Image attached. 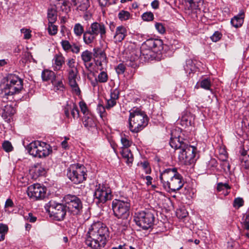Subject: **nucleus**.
I'll return each mask as SVG.
<instances>
[{"label":"nucleus","instance_id":"nucleus-39","mask_svg":"<svg viewBox=\"0 0 249 249\" xmlns=\"http://www.w3.org/2000/svg\"><path fill=\"white\" fill-rule=\"evenodd\" d=\"M89 6V0H81L78 9L82 11H86Z\"/></svg>","mask_w":249,"mask_h":249},{"label":"nucleus","instance_id":"nucleus-19","mask_svg":"<svg viewBox=\"0 0 249 249\" xmlns=\"http://www.w3.org/2000/svg\"><path fill=\"white\" fill-rule=\"evenodd\" d=\"M83 124L84 127L89 130H93L96 128V119L92 113H88L84 116Z\"/></svg>","mask_w":249,"mask_h":249},{"label":"nucleus","instance_id":"nucleus-8","mask_svg":"<svg viewBox=\"0 0 249 249\" xmlns=\"http://www.w3.org/2000/svg\"><path fill=\"white\" fill-rule=\"evenodd\" d=\"M94 201L99 206H101L107 201L111 199V190L107 184L100 183L96 185L93 194Z\"/></svg>","mask_w":249,"mask_h":249},{"label":"nucleus","instance_id":"nucleus-31","mask_svg":"<svg viewBox=\"0 0 249 249\" xmlns=\"http://www.w3.org/2000/svg\"><path fill=\"white\" fill-rule=\"evenodd\" d=\"M32 168L34 169L35 172L36 173L38 176H43L45 174V169L41 163H35Z\"/></svg>","mask_w":249,"mask_h":249},{"label":"nucleus","instance_id":"nucleus-57","mask_svg":"<svg viewBox=\"0 0 249 249\" xmlns=\"http://www.w3.org/2000/svg\"><path fill=\"white\" fill-rule=\"evenodd\" d=\"M71 113L74 119H75V118H77L79 117V111L78 109L77 106L75 103V107H73V109H71Z\"/></svg>","mask_w":249,"mask_h":249},{"label":"nucleus","instance_id":"nucleus-51","mask_svg":"<svg viewBox=\"0 0 249 249\" xmlns=\"http://www.w3.org/2000/svg\"><path fill=\"white\" fill-rule=\"evenodd\" d=\"M67 65L68 66L67 69H73L77 68L75 66V61L73 58H70L67 60Z\"/></svg>","mask_w":249,"mask_h":249},{"label":"nucleus","instance_id":"nucleus-12","mask_svg":"<svg viewBox=\"0 0 249 249\" xmlns=\"http://www.w3.org/2000/svg\"><path fill=\"white\" fill-rule=\"evenodd\" d=\"M69 84L71 88L72 91L77 95L81 94V90L77 83L76 79L78 75L77 68L67 69Z\"/></svg>","mask_w":249,"mask_h":249},{"label":"nucleus","instance_id":"nucleus-37","mask_svg":"<svg viewBox=\"0 0 249 249\" xmlns=\"http://www.w3.org/2000/svg\"><path fill=\"white\" fill-rule=\"evenodd\" d=\"M54 23H48V32L50 35L54 36L57 33V26L53 24Z\"/></svg>","mask_w":249,"mask_h":249},{"label":"nucleus","instance_id":"nucleus-18","mask_svg":"<svg viewBox=\"0 0 249 249\" xmlns=\"http://www.w3.org/2000/svg\"><path fill=\"white\" fill-rule=\"evenodd\" d=\"M89 29L96 36L99 35L101 38H103L106 36V27L103 22H94L90 24Z\"/></svg>","mask_w":249,"mask_h":249},{"label":"nucleus","instance_id":"nucleus-6","mask_svg":"<svg viewBox=\"0 0 249 249\" xmlns=\"http://www.w3.org/2000/svg\"><path fill=\"white\" fill-rule=\"evenodd\" d=\"M155 219V212L152 210L137 212L134 216V221L136 224L144 230L152 227Z\"/></svg>","mask_w":249,"mask_h":249},{"label":"nucleus","instance_id":"nucleus-62","mask_svg":"<svg viewBox=\"0 0 249 249\" xmlns=\"http://www.w3.org/2000/svg\"><path fill=\"white\" fill-rule=\"evenodd\" d=\"M26 218L30 222H35L36 220V217L34 216L32 213H29L28 215L26 216Z\"/></svg>","mask_w":249,"mask_h":249},{"label":"nucleus","instance_id":"nucleus-42","mask_svg":"<svg viewBox=\"0 0 249 249\" xmlns=\"http://www.w3.org/2000/svg\"><path fill=\"white\" fill-rule=\"evenodd\" d=\"M2 148L6 152H9L13 150V147L11 143L8 141H4L2 143Z\"/></svg>","mask_w":249,"mask_h":249},{"label":"nucleus","instance_id":"nucleus-25","mask_svg":"<svg viewBox=\"0 0 249 249\" xmlns=\"http://www.w3.org/2000/svg\"><path fill=\"white\" fill-rule=\"evenodd\" d=\"M41 77L43 81H47L51 80L52 84H53V81L56 77L55 73L53 71L47 69L42 71Z\"/></svg>","mask_w":249,"mask_h":249},{"label":"nucleus","instance_id":"nucleus-3","mask_svg":"<svg viewBox=\"0 0 249 249\" xmlns=\"http://www.w3.org/2000/svg\"><path fill=\"white\" fill-rule=\"evenodd\" d=\"M0 88L1 97L7 99L8 96L18 93L23 89V81L18 76L9 73L6 77V83L1 84Z\"/></svg>","mask_w":249,"mask_h":249},{"label":"nucleus","instance_id":"nucleus-17","mask_svg":"<svg viewBox=\"0 0 249 249\" xmlns=\"http://www.w3.org/2000/svg\"><path fill=\"white\" fill-rule=\"evenodd\" d=\"M153 53H155L153 51L147 48H142L141 47L140 50H135L130 53V56H128L130 59V63L138 59L141 55L143 56L145 60L149 59L152 57Z\"/></svg>","mask_w":249,"mask_h":249},{"label":"nucleus","instance_id":"nucleus-29","mask_svg":"<svg viewBox=\"0 0 249 249\" xmlns=\"http://www.w3.org/2000/svg\"><path fill=\"white\" fill-rule=\"evenodd\" d=\"M48 23H54L57 19L56 11L54 9L51 8L48 10Z\"/></svg>","mask_w":249,"mask_h":249},{"label":"nucleus","instance_id":"nucleus-10","mask_svg":"<svg viewBox=\"0 0 249 249\" xmlns=\"http://www.w3.org/2000/svg\"><path fill=\"white\" fill-rule=\"evenodd\" d=\"M45 210L51 216L53 217L57 221H61L65 217L67 208L66 205L50 200L45 206Z\"/></svg>","mask_w":249,"mask_h":249},{"label":"nucleus","instance_id":"nucleus-33","mask_svg":"<svg viewBox=\"0 0 249 249\" xmlns=\"http://www.w3.org/2000/svg\"><path fill=\"white\" fill-rule=\"evenodd\" d=\"M92 53L88 50H86L81 53V58L84 62L85 65L86 63L91 61L92 58Z\"/></svg>","mask_w":249,"mask_h":249},{"label":"nucleus","instance_id":"nucleus-64","mask_svg":"<svg viewBox=\"0 0 249 249\" xmlns=\"http://www.w3.org/2000/svg\"><path fill=\"white\" fill-rule=\"evenodd\" d=\"M14 206V203L12 200L10 198L7 199L5 203V208L13 207Z\"/></svg>","mask_w":249,"mask_h":249},{"label":"nucleus","instance_id":"nucleus-34","mask_svg":"<svg viewBox=\"0 0 249 249\" xmlns=\"http://www.w3.org/2000/svg\"><path fill=\"white\" fill-rule=\"evenodd\" d=\"M118 17L121 21H125L129 19L130 14L128 11L122 10L118 13Z\"/></svg>","mask_w":249,"mask_h":249},{"label":"nucleus","instance_id":"nucleus-43","mask_svg":"<svg viewBox=\"0 0 249 249\" xmlns=\"http://www.w3.org/2000/svg\"><path fill=\"white\" fill-rule=\"evenodd\" d=\"M244 200L241 197H237L234 199L233 202V206L235 208H239L244 205Z\"/></svg>","mask_w":249,"mask_h":249},{"label":"nucleus","instance_id":"nucleus-23","mask_svg":"<svg viewBox=\"0 0 249 249\" xmlns=\"http://www.w3.org/2000/svg\"><path fill=\"white\" fill-rule=\"evenodd\" d=\"M120 153L126 164L130 166L133 161V156L130 150L128 148H123L120 151Z\"/></svg>","mask_w":249,"mask_h":249},{"label":"nucleus","instance_id":"nucleus-41","mask_svg":"<svg viewBox=\"0 0 249 249\" xmlns=\"http://www.w3.org/2000/svg\"><path fill=\"white\" fill-rule=\"evenodd\" d=\"M142 18L144 21H150L154 19V15L151 12H146L142 15Z\"/></svg>","mask_w":249,"mask_h":249},{"label":"nucleus","instance_id":"nucleus-54","mask_svg":"<svg viewBox=\"0 0 249 249\" xmlns=\"http://www.w3.org/2000/svg\"><path fill=\"white\" fill-rule=\"evenodd\" d=\"M21 33L24 34V38L26 39H29L31 37V31L29 29L22 28L20 30Z\"/></svg>","mask_w":249,"mask_h":249},{"label":"nucleus","instance_id":"nucleus-20","mask_svg":"<svg viewBox=\"0 0 249 249\" xmlns=\"http://www.w3.org/2000/svg\"><path fill=\"white\" fill-rule=\"evenodd\" d=\"M127 36V30L126 28L121 25L116 27L115 32L113 36V40L115 43L122 42Z\"/></svg>","mask_w":249,"mask_h":249},{"label":"nucleus","instance_id":"nucleus-61","mask_svg":"<svg viewBox=\"0 0 249 249\" xmlns=\"http://www.w3.org/2000/svg\"><path fill=\"white\" fill-rule=\"evenodd\" d=\"M80 50L79 46H78L75 44H73L71 45V50L73 53L77 54L80 52Z\"/></svg>","mask_w":249,"mask_h":249},{"label":"nucleus","instance_id":"nucleus-5","mask_svg":"<svg viewBox=\"0 0 249 249\" xmlns=\"http://www.w3.org/2000/svg\"><path fill=\"white\" fill-rule=\"evenodd\" d=\"M25 148L30 155L38 158H45L52 152V147L49 144L39 141L30 142Z\"/></svg>","mask_w":249,"mask_h":249},{"label":"nucleus","instance_id":"nucleus-36","mask_svg":"<svg viewBox=\"0 0 249 249\" xmlns=\"http://www.w3.org/2000/svg\"><path fill=\"white\" fill-rule=\"evenodd\" d=\"M191 117L189 115H184L181 117V124L182 125H185L187 126H191L192 122L191 120Z\"/></svg>","mask_w":249,"mask_h":249},{"label":"nucleus","instance_id":"nucleus-35","mask_svg":"<svg viewBox=\"0 0 249 249\" xmlns=\"http://www.w3.org/2000/svg\"><path fill=\"white\" fill-rule=\"evenodd\" d=\"M200 85L201 88L206 90L210 89L211 82L209 78H204L200 82Z\"/></svg>","mask_w":249,"mask_h":249},{"label":"nucleus","instance_id":"nucleus-11","mask_svg":"<svg viewBox=\"0 0 249 249\" xmlns=\"http://www.w3.org/2000/svg\"><path fill=\"white\" fill-rule=\"evenodd\" d=\"M63 200L67 210L71 214L76 215L82 213V202L76 196L69 194L64 197Z\"/></svg>","mask_w":249,"mask_h":249},{"label":"nucleus","instance_id":"nucleus-38","mask_svg":"<svg viewBox=\"0 0 249 249\" xmlns=\"http://www.w3.org/2000/svg\"><path fill=\"white\" fill-rule=\"evenodd\" d=\"M108 75L106 72L102 71L98 75L97 80L99 83H106L108 80Z\"/></svg>","mask_w":249,"mask_h":249},{"label":"nucleus","instance_id":"nucleus-16","mask_svg":"<svg viewBox=\"0 0 249 249\" xmlns=\"http://www.w3.org/2000/svg\"><path fill=\"white\" fill-rule=\"evenodd\" d=\"M142 48H147L159 53L163 50L162 42L160 39L150 38L142 43Z\"/></svg>","mask_w":249,"mask_h":249},{"label":"nucleus","instance_id":"nucleus-7","mask_svg":"<svg viewBox=\"0 0 249 249\" xmlns=\"http://www.w3.org/2000/svg\"><path fill=\"white\" fill-rule=\"evenodd\" d=\"M67 175L74 183L79 184L86 180L87 170L83 165L72 164L68 169Z\"/></svg>","mask_w":249,"mask_h":249},{"label":"nucleus","instance_id":"nucleus-44","mask_svg":"<svg viewBox=\"0 0 249 249\" xmlns=\"http://www.w3.org/2000/svg\"><path fill=\"white\" fill-rule=\"evenodd\" d=\"M191 6L194 9H197L199 8L200 5L203 4V0H188Z\"/></svg>","mask_w":249,"mask_h":249},{"label":"nucleus","instance_id":"nucleus-32","mask_svg":"<svg viewBox=\"0 0 249 249\" xmlns=\"http://www.w3.org/2000/svg\"><path fill=\"white\" fill-rule=\"evenodd\" d=\"M8 231V227L7 225L0 223V242L5 239V235Z\"/></svg>","mask_w":249,"mask_h":249},{"label":"nucleus","instance_id":"nucleus-52","mask_svg":"<svg viewBox=\"0 0 249 249\" xmlns=\"http://www.w3.org/2000/svg\"><path fill=\"white\" fill-rule=\"evenodd\" d=\"M117 101L112 99H109L107 100V104L106 105V108L109 109L111 107H113L116 105Z\"/></svg>","mask_w":249,"mask_h":249},{"label":"nucleus","instance_id":"nucleus-50","mask_svg":"<svg viewBox=\"0 0 249 249\" xmlns=\"http://www.w3.org/2000/svg\"><path fill=\"white\" fill-rule=\"evenodd\" d=\"M121 142L123 145V147H122V149L128 148L132 144V142L128 140L125 137H122L121 138Z\"/></svg>","mask_w":249,"mask_h":249},{"label":"nucleus","instance_id":"nucleus-9","mask_svg":"<svg viewBox=\"0 0 249 249\" xmlns=\"http://www.w3.org/2000/svg\"><path fill=\"white\" fill-rule=\"evenodd\" d=\"M130 204L128 199H115L112 202L114 215L118 218L127 219L129 216Z\"/></svg>","mask_w":249,"mask_h":249},{"label":"nucleus","instance_id":"nucleus-40","mask_svg":"<svg viewBox=\"0 0 249 249\" xmlns=\"http://www.w3.org/2000/svg\"><path fill=\"white\" fill-rule=\"evenodd\" d=\"M79 107L81 109V112L83 113L84 116L87 115L88 113H91L87 107V106L86 104V103L83 101H81L79 103Z\"/></svg>","mask_w":249,"mask_h":249},{"label":"nucleus","instance_id":"nucleus-21","mask_svg":"<svg viewBox=\"0 0 249 249\" xmlns=\"http://www.w3.org/2000/svg\"><path fill=\"white\" fill-rule=\"evenodd\" d=\"M245 12L243 10L239 11V13L234 16L231 20V24L236 28L242 26L245 18Z\"/></svg>","mask_w":249,"mask_h":249},{"label":"nucleus","instance_id":"nucleus-13","mask_svg":"<svg viewBox=\"0 0 249 249\" xmlns=\"http://www.w3.org/2000/svg\"><path fill=\"white\" fill-rule=\"evenodd\" d=\"M46 190L40 184H34L28 187L27 194L31 198L36 200L41 199L45 197Z\"/></svg>","mask_w":249,"mask_h":249},{"label":"nucleus","instance_id":"nucleus-58","mask_svg":"<svg viewBox=\"0 0 249 249\" xmlns=\"http://www.w3.org/2000/svg\"><path fill=\"white\" fill-rule=\"evenodd\" d=\"M222 36V35L219 32H215L213 35L211 37L212 40L213 42H217L220 40Z\"/></svg>","mask_w":249,"mask_h":249},{"label":"nucleus","instance_id":"nucleus-22","mask_svg":"<svg viewBox=\"0 0 249 249\" xmlns=\"http://www.w3.org/2000/svg\"><path fill=\"white\" fill-rule=\"evenodd\" d=\"M65 63V57L61 54H56L53 59V67L54 71L61 70L63 64Z\"/></svg>","mask_w":249,"mask_h":249},{"label":"nucleus","instance_id":"nucleus-46","mask_svg":"<svg viewBox=\"0 0 249 249\" xmlns=\"http://www.w3.org/2000/svg\"><path fill=\"white\" fill-rule=\"evenodd\" d=\"M60 43L62 48L65 51L68 52L71 50V45L70 44L69 41L66 40H62Z\"/></svg>","mask_w":249,"mask_h":249},{"label":"nucleus","instance_id":"nucleus-28","mask_svg":"<svg viewBox=\"0 0 249 249\" xmlns=\"http://www.w3.org/2000/svg\"><path fill=\"white\" fill-rule=\"evenodd\" d=\"M84 26L79 23H76L73 26V33L76 36L80 37L84 35Z\"/></svg>","mask_w":249,"mask_h":249},{"label":"nucleus","instance_id":"nucleus-56","mask_svg":"<svg viewBox=\"0 0 249 249\" xmlns=\"http://www.w3.org/2000/svg\"><path fill=\"white\" fill-rule=\"evenodd\" d=\"M106 106L104 107L103 105H99L97 107V110L100 114V116L101 118L105 117L106 115L105 113Z\"/></svg>","mask_w":249,"mask_h":249},{"label":"nucleus","instance_id":"nucleus-26","mask_svg":"<svg viewBox=\"0 0 249 249\" xmlns=\"http://www.w3.org/2000/svg\"><path fill=\"white\" fill-rule=\"evenodd\" d=\"M4 107L2 113V117L4 119L12 116L16 113V110L12 106L7 105L4 106Z\"/></svg>","mask_w":249,"mask_h":249},{"label":"nucleus","instance_id":"nucleus-45","mask_svg":"<svg viewBox=\"0 0 249 249\" xmlns=\"http://www.w3.org/2000/svg\"><path fill=\"white\" fill-rule=\"evenodd\" d=\"M120 92L118 88L111 89L110 98L117 101L119 97Z\"/></svg>","mask_w":249,"mask_h":249},{"label":"nucleus","instance_id":"nucleus-14","mask_svg":"<svg viewBox=\"0 0 249 249\" xmlns=\"http://www.w3.org/2000/svg\"><path fill=\"white\" fill-rule=\"evenodd\" d=\"M178 174L176 168H168L160 172V179L163 188H164L168 185L167 183H170Z\"/></svg>","mask_w":249,"mask_h":249},{"label":"nucleus","instance_id":"nucleus-24","mask_svg":"<svg viewBox=\"0 0 249 249\" xmlns=\"http://www.w3.org/2000/svg\"><path fill=\"white\" fill-rule=\"evenodd\" d=\"M97 36L92 33L90 29L87 30L83 36L84 42L87 45H90L96 40Z\"/></svg>","mask_w":249,"mask_h":249},{"label":"nucleus","instance_id":"nucleus-2","mask_svg":"<svg viewBox=\"0 0 249 249\" xmlns=\"http://www.w3.org/2000/svg\"><path fill=\"white\" fill-rule=\"evenodd\" d=\"M174 133H176V131L171 132L169 142L170 146L175 149L180 150L178 158L180 160L185 164H191L194 163L196 160V148L194 146L188 145L186 142L182 140L180 136H176Z\"/></svg>","mask_w":249,"mask_h":249},{"label":"nucleus","instance_id":"nucleus-47","mask_svg":"<svg viewBox=\"0 0 249 249\" xmlns=\"http://www.w3.org/2000/svg\"><path fill=\"white\" fill-rule=\"evenodd\" d=\"M217 161L214 159H211L207 163V168L208 169L213 170L217 166Z\"/></svg>","mask_w":249,"mask_h":249},{"label":"nucleus","instance_id":"nucleus-27","mask_svg":"<svg viewBox=\"0 0 249 249\" xmlns=\"http://www.w3.org/2000/svg\"><path fill=\"white\" fill-rule=\"evenodd\" d=\"M183 67L186 72L189 74L194 72L196 69L195 64L191 59L186 60L185 65H184Z\"/></svg>","mask_w":249,"mask_h":249},{"label":"nucleus","instance_id":"nucleus-1","mask_svg":"<svg viewBox=\"0 0 249 249\" xmlns=\"http://www.w3.org/2000/svg\"><path fill=\"white\" fill-rule=\"evenodd\" d=\"M109 231L106 225L100 221L94 222L86 234L85 244L91 249H102L109 239Z\"/></svg>","mask_w":249,"mask_h":249},{"label":"nucleus","instance_id":"nucleus-63","mask_svg":"<svg viewBox=\"0 0 249 249\" xmlns=\"http://www.w3.org/2000/svg\"><path fill=\"white\" fill-rule=\"evenodd\" d=\"M159 5L160 2L158 0H154L151 3V6L154 9H159Z\"/></svg>","mask_w":249,"mask_h":249},{"label":"nucleus","instance_id":"nucleus-30","mask_svg":"<svg viewBox=\"0 0 249 249\" xmlns=\"http://www.w3.org/2000/svg\"><path fill=\"white\" fill-rule=\"evenodd\" d=\"M75 107V103L72 101H68L67 102L66 106L63 108L65 115L67 118H69L70 112L71 111L72 109Z\"/></svg>","mask_w":249,"mask_h":249},{"label":"nucleus","instance_id":"nucleus-59","mask_svg":"<svg viewBox=\"0 0 249 249\" xmlns=\"http://www.w3.org/2000/svg\"><path fill=\"white\" fill-rule=\"evenodd\" d=\"M141 164L146 174H149L151 173V170L149 167V163L147 162L144 161L142 162Z\"/></svg>","mask_w":249,"mask_h":249},{"label":"nucleus","instance_id":"nucleus-49","mask_svg":"<svg viewBox=\"0 0 249 249\" xmlns=\"http://www.w3.org/2000/svg\"><path fill=\"white\" fill-rule=\"evenodd\" d=\"M240 160L242 163V165L246 169L249 168V155L240 158Z\"/></svg>","mask_w":249,"mask_h":249},{"label":"nucleus","instance_id":"nucleus-4","mask_svg":"<svg viewBox=\"0 0 249 249\" xmlns=\"http://www.w3.org/2000/svg\"><path fill=\"white\" fill-rule=\"evenodd\" d=\"M148 123L147 115L142 111L136 109L130 111L129 128L133 133H138L142 130Z\"/></svg>","mask_w":249,"mask_h":249},{"label":"nucleus","instance_id":"nucleus-15","mask_svg":"<svg viewBox=\"0 0 249 249\" xmlns=\"http://www.w3.org/2000/svg\"><path fill=\"white\" fill-rule=\"evenodd\" d=\"M168 184L166 187L163 189L168 193H176L177 191L179 190L183 186L184 182L181 175L178 173L176 177L170 183Z\"/></svg>","mask_w":249,"mask_h":249},{"label":"nucleus","instance_id":"nucleus-53","mask_svg":"<svg viewBox=\"0 0 249 249\" xmlns=\"http://www.w3.org/2000/svg\"><path fill=\"white\" fill-rule=\"evenodd\" d=\"M125 70V67L123 63H120L116 68V72L118 74H123Z\"/></svg>","mask_w":249,"mask_h":249},{"label":"nucleus","instance_id":"nucleus-48","mask_svg":"<svg viewBox=\"0 0 249 249\" xmlns=\"http://www.w3.org/2000/svg\"><path fill=\"white\" fill-rule=\"evenodd\" d=\"M53 85H54L55 89L57 90L63 91L65 88L64 85L61 80L55 81V79L53 81Z\"/></svg>","mask_w":249,"mask_h":249},{"label":"nucleus","instance_id":"nucleus-60","mask_svg":"<svg viewBox=\"0 0 249 249\" xmlns=\"http://www.w3.org/2000/svg\"><path fill=\"white\" fill-rule=\"evenodd\" d=\"M96 57H98L99 60L103 61V62H106V54L104 52H101L97 54Z\"/></svg>","mask_w":249,"mask_h":249},{"label":"nucleus","instance_id":"nucleus-55","mask_svg":"<svg viewBox=\"0 0 249 249\" xmlns=\"http://www.w3.org/2000/svg\"><path fill=\"white\" fill-rule=\"evenodd\" d=\"M155 28L157 30L160 34H163L165 33V29L163 25L161 23H156L155 25Z\"/></svg>","mask_w":249,"mask_h":249}]
</instances>
